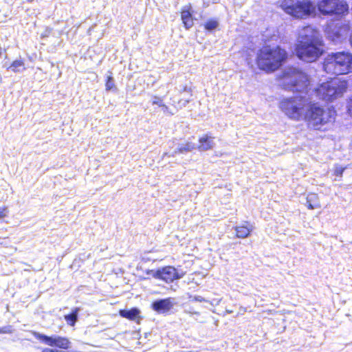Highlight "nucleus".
<instances>
[{
	"mask_svg": "<svg viewBox=\"0 0 352 352\" xmlns=\"http://www.w3.org/2000/svg\"><path fill=\"white\" fill-rule=\"evenodd\" d=\"M9 68L14 72H21L25 69L24 63L21 60H14Z\"/></svg>",
	"mask_w": 352,
	"mask_h": 352,
	"instance_id": "obj_21",
	"label": "nucleus"
},
{
	"mask_svg": "<svg viewBox=\"0 0 352 352\" xmlns=\"http://www.w3.org/2000/svg\"><path fill=\"white\" fill-rule=\"evenodd\" d=\"M41 352H57V349L45 348Z\"/></svg>",
	"mask_w": 352,
	"mask_h": 352,
	"instance_id": "obj_28",
	"label": "nucleus"
},
{
	"mask_svg": "<svg viewBox=\"0 0 352 352\" xmlns=\"http://www.w3.org/2000/svg\"><path fill=\"white\" fill-rule=\"evenodd\" d=\"M184 274H179L176 272L175 268L172 266H166L162 270H158L153 274L154 277L164 280L166 283L179 279L182 278Z\"/></svg>",
	"mask_w": 352,
	"mask_h": 352,
	"instance_id": "obj_12",
	"label": "nucleus"
},
{
	"mask_svg": "<svg viewBox=\"0 0 352 352\" xmlns=\"http://www.w3.org/2000/svg\"><path fill=\"white\" fill-rule=\"evenodd\" d=\"M344 170H345V168L340 166H336L334 169V174L336 176L341 177L342 175V173Z\"/></svg>",
	"mask_w": 352,
	"mask_h": 352,
	"instance_id": "obj_25",
	"label": "nucleus"
},
{
	"mask_svg": "<svg viewBox=\"0 0 352 352\" xmlns=\"http://www.w3.org/2000/svg\"><path fill=\"white\" fill-rule=\"evenodd\" d=\"M309 84L307 75L295 67H287L283 72L280 85L285 89L303 93Z\"/></svg>",
	"mask_w": 352,
	"mask_h": 352,
	"instance_id": "obj_5",
	"label": "nucleus"
},
{
	"mask_svg": "<svg viewBox=\"0 0 352 352\" xmlns=\"http://www.w3.org/2000/svg\"><path fill=\"white\" fill-rule=\"evenodd\" d=\"M280 6L296 18L302 19L316 13V6L309 0H283Z\"/></svg>",
	"mask_w": 352,
	"mask_h": 352,
	"instance_id": "obj_6",
	"label": "nucleus"
},
{
	"mask_svg": "<svg viewBox=\"0 0 352 352\" xmlns=\"http://www.w3.org/2000/svg\"><path fill=\"white\" fill-rule=\"evenodd\" d=\"M182 20L183 21V23L184 25V27L186 29H190L193 26V19L192 17V14L189 10V9L187 10H183L182 11L181 14Z\"/></svg>",
	"mask_w": 352,
	"mask_h": 352,
	"instance_id": "obj_17",
	"label": "nucleus"
},
{
	"mask_svg": "<svg viewBox=\"0 0 352 352\" xmlns=\"http://www.w3.org/2000/svg\"><path fill=\"white\" fill-rule=\"evenodd\" d=\"M105 89L107 91L116 90V87L114 84L113 78L111 76H109L107 77V82L105 84Z\"/></svg>",
	"mask_w": 352,
	"mask_h": 352,
	"instance_id": "obj_23",
	"label": "nucleus"
},
{
	"mask_svg": "<svg viewBox=\"0 0 352 352\" xmlns=\"http://www.w3.org/2000/svg\"><path fill=\"white\" fill-rule=\"evenodd\" d=\"M80 311V308L76 307L72 309L70 314L65 316V319L67 323L70 326H74L78 319V314Z\"/></svg>",
	"mask_w": 352,
	"mask_h": 352,
	"instance_id": "obj_20",
	"label": "nucleus"
},
{
	"mask_svg": "<svg viewBox=\"0 0 352 352\" xmlns=\"http://www.w3.org/2000/svg\"><path fill=\"white\" fill-rule=\"evenodd\" d=\"M120 315L122 317L135 322H139L140 320V311L137 308H133L129 310H120Z\"/></svg>",
	"mask_w": 352,
	"mask_h": 352,
	"instance_id": "obj_15",
	"label": "nucleus"
},
{
	"mask_svg": "<svg viewBox=\"0 0 352 352\" xmlns=\"http://www.w3.org/2000/svg\"><path fill=\"white\" fill-rule=\"evenodd\" d=\"M36 338L43 342L45 344L58 347V349H67L69 348L71 342L68 338L59 336H47L43 334L36 333Z\"/></svg>",
	"mask_w": 352,
	"mask_h": 352,
	"instance_id": "obj_11",
	"label": "nucleus"
},
{
	"mask_svg": "<svg viewBox=\"0 0 352 352\" xmlns=\"http://www.w3.org/2000/svg\"><path fill=\"white\" fill-rule=\"evenodd\" d=\"M174 304L173 299L168 298L154 302L152 307L155 311L162 314L168 311Z\"/></svg>",
	"mask_w": 352,
	"mask_h": 352,
	"instance_id": "obj_13",
	"label": "nucleus"
},
{
	"mask_svg": "<svg viewBox=\"0 0 352 352\" xmlns=\"http://www.w3.org/2000/svg\"><path fill=\"white\" fill-rule=\"evenodd\" d=\"M324 70L331 74L342 75L352 72V54L340 52L333 53L325 58Z\"/></svg>",
	"mask_w": 352,
	"mask_h": 352,
	"instance_id": "obj_3",
	"label": "nucleus"
},
{
	"mask_svg": "<svg viewBox=\"0 0 352 352\" xmlns=\"http://www.w3.org/2000/svg\"><path fill=\"white\" fill-rule=\"evenodd\" d=\"M323 43L297 44L296 52L297 56L306 62L316 60L322 54Z\"/></svg>",
	"mask_w": 352,
	"mask_h": 352,
	"instance_id": "obj_8",
	"label": "nucleus"
},
{
	"mask_svg": "<svg viewBox=\"0 0 352 352\" xmlns=\"http://www.w3.org/2000/svg\"><path fill=\"white\" fill-rule=\"evenodd\" d=\"M188 313L190 314H197V315L199 314V312H198V311H194V312L189 311Z\"/></svg>",
	"mask_w": 352,
	"mask_h": 352,
	"instance_id": "obj_31",
	"label": "nucleus"
},
{
	"mask_svg": "<svg viewBox=\"0 0 352 352\" xmlns=\"http://www.w3.org/2000/svg\"><path fill=\"white\" fill-rule=\"evenodd\" d=\"M162 108V110L164 113H167L168 111V107L164 103L162 106L161 107Z\"/></svg>",
	"mask_w": 352,
	"mask_h": 352,
	"instance_id": "obj_29",
	"label": "nucleus"
},
{
	"mask_svg": "<svg viewBox=\"0 0 352 352\" xmlns=\"http://www.w3.org/2000/svg\"><path fill=\"white\" fill-rule=\"evenodd\" d=\"M336 111L333 109H324L317 103L309 100L302 120L307 122L309 127L320 130L324 126L334 121Z\"/></svg>",
	"mask_w": 352,
	"mask_h": 352,
	"instance_id": "obj_1",
	"label": "nucleus"
},
{
	"mask_svg": "<svg viewBox=\"0 0 352 352\" xmlns=\"http://www.w3.org/2000/svg\"><path fill=\"white\" fill-rule=\"evenodd\" d=\"M286 57V52L280 47L266 46L258 52L256 64L261 70L274 72L282 65Z\"/></svg>",
	"mask_w": 352,
	"mask_h": 352,
	"instance_id": "obj_2",
	"label": "nucleus"
},
{
	"mask_svg": "<svg viewBox=\"0 0 352 352\" xmlns=\"http://www.w3.org/2000/svg\"><path fill=\"white\" fill-rule=\"evenodd\" d=\"M314 43H322L319 32L310 25L302 28L299 31L297 44Z\"/></svg>",
	"mask_w": 352,
	"mask_h": 352,
	"instance_id": "obj_10",
	"label": "nucleus"
},
{
	"mask_svg": "<svg viewBox=\"0 0 352 352\" xmlns=\"http://www.w3.org/2000/svg\"><path fill=\"white\" fill-rule=\"evenodd\" d=\"M3 331L1 330H0V333H2Z\"/></svg>",
	"mask_w": 352,
	"mask_h": 352,
	"instance_id": "obj_33",
	"label": "nucleus"
},
{
	"mask_svg": "<svg viewBox=\"0 0 352 352\" xmlns=\"http://www.w3.org/2000/svg\"><path fill=\"white\" fill-rule=\"evenodd\" d=\"M189 102V100H186L184 102V105H186L187 103Z\"/></svg>",
	"mask_w": 352,
	"mask_h": 352,
	"instance_id": "obj_32",
	"label": "nucleus"
},
{
	"mask_svg": "<svg viewBox=\"0 0 352 352\" xmlns=\"http://www.w3.org/2000/svg\"><path fill=\"white\" fill-rule=\"evenodd\" d=\"M318 8L324 15L341 14L348 10L344 0H321L318 3Z\"/></svg>",
	"mask_w": 352,
	"mask_h": 352,
	"instance_id": "obj_9",
	"label": "nucleus"
},
{
	"mask_svg": "<svg viewBox=\"0 0 352 352\" xmlns=\"http://www.w3.org/2000/svg\"><path fill=\"white\" fill-rule=\"evenodd\" d=\"M309 100L308 96L302 94L286 98L280 102L279 107L289 118L300 121L302 120Z\"/></svg>",
	"mask_w": 352,
	"mask_h": 352,
	"instance_id": "obj_4",
	"label": "nucleus"
},
{
	"mask_svg": "<svg viewBox=\"0 0 352 352\" xmlns=\"http://www.w3.org/2000/svg\"><path fill=\"white\" fill-rule=\"evenodd\" d=\"M193 300L197 302H207L204 298L200 296H195L192 297Z\"/></svg>",
	"mask_w": 352,
	"mask_h": 352,
	"instance_id": "obj_27",
	"label": "nucleus"
},
{
	"mask_svg": "<svg viewBox=\"0 0 352 352\" xmlns=\"http://www.w3.org/2000/svg\"><path fill=\"white\" fill-rule=\"evenodd\" d=\"M219 26V22L214 19H210L206 22L204 27L205 29L209 31L215 30Z\"/></svg>",
	"mask_w": 352,
	"mask_h": 352,
	"instance_id": "obj_22",
	"label": "nucleus"
},
{
	"mask_svg": "<svg viewBox=\"0 0 352 352\" xmlns=\"http://www.w3.org/2000/svg\"><path fill=\"white\" fill-rule=\"evenodd\" d=\"M236 236L238 238L244 239L248 236L250 233L252 231L253 227L248 228L247 226H236L235 227Z\"/></svg>",
	"mask_w": 352,
	"mask_h": 352,
	"instance_id": "obj_19",
	"label": "nucleus"
},
{
	"mask_svg": "<svg viewBox=\"0 0 352 352\" xmlns=\"http://www.w3.org/2000/svg\"><path fill=\"white\" fill-rule=\"evenodd\" d=\"M8 208L7 207H1L0 208V219L4 218L8 214Z\"/></svg>",
	"mask_w": 352,
	"mask_h": 352,
	"instance_id": "obj_26",
	"label": "nucleus"
},
{
	"mask_svg": "<svg viewBox=\"0 0 352 352\" xmlns=\"http://www.w3.org/2000/svg\"><path fill=\"white\" fill-rule=\"evenodd\" d=\"M196 148V146L194 143L188 142L184 144L179 146V147L171 154L170 156L174 157L177 153H184Z\"/></svg>",
	"mask_w": 352,
	"mask_h": 352,
	"instance_id": "obj_18",
	"label": "nucleus"
},
{
	"mask_svg": "<svg viewBox=\"0 0 352 352\" xmlns=\"http://www.w3.org/2000/svg\"><path fill=\"white\" fill-rule=\"evenodd\" d=\"M214 145V138L206 134L199 139V146L197 148L199 151H206L212 149Z\"/></svg>",
	"mask_w": 352,
	"mask_h": 352,
	"instance_id": "obj_14",
	"label": "nucleus"
},
{
	"mask_svg": "<svg viewBox=\"0 0 352 352\" xmlns=\"http://www.w3.org/2000/svg\"><path fill=\"white\" fill-rule=\"evenodd\" d=\"M184 91H188V92H191V89H190V88H189V87H185L184 88Z\"/></svg>",
	"mask_w": 352,
	"mask_h": 352,
	"instance_id": "obj_30",
	"label": "nucleus"
},
{
	"mask_svg": "<svg viewBox=\"0 0 352 352\" xmlns=\"http://www.w3.org/2000/svg\"><path fill=\"white\" fill-rule=\"evenodd\" d=\"M307 207L310 210L320 208V199L317 194L309 193L307 197Z\"/></svg>",
	"mask_w": 352,
	"mask_h": 352,
	"instance_id": "obj_16",
	"label": "nucleus"
},
{
	"mask_svg": "<svg viewBox=\"0 0 352 352\" xmlns=\"http://www.w3.org/2000/svg\"><path fill=\"white\" fill-rule=\"evenodd\" d=\"M347 89V82L340 79L323 82L316 89L317 96L322 100L332 101L341 97Z\"/></svg>",
	"mask_w": 352,
	"mask_h": 352,
	"instance_id": "obj_7",
	"label": "nucleus"
},
{
	"mask_svg": "<svg viewBox=\"0 0 352 352\" xmlns=\"http://www.w3.org/2000/svg\"><path fill=\"white\" fill-rule=\"evenodd\" d=\"M151 102L153 104L158 105L159 107H162L164 104L163 100L157 96H154L152 97Z\"/></svg>",
	"mask_w": 352,
	"mask_h": 352,
	"instance_id": "obj_24",
	"label": "nucleus"
}]
</instances>
